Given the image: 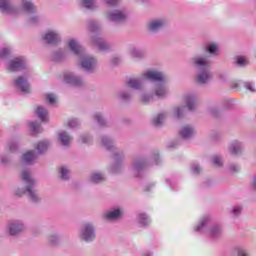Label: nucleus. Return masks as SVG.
<instances>
[{
  "label": "nucleus",
  "mask_w": 256,
  "mask_h": 256,
  "mask_svg": "<svg viewBox=\"0 0 256 256\" xmlns=\"http://www.w3.org/2000/svg\"><path fill=\"white\" fill-rule=\"evenodd\" d=\"M191 63L197 70H199L196 81L201 85L209 83L213 79V73H211V61L207 55H198L191 58Z\"/></svg>",
  "instance_id": "1"
},
{
  "label": "nucleus",
  "mask_w": 256,
  "mask_h": 256,
  "mask_svg": "<svg viewBox=\"0 0 256 256\" xmlns=\"http://www.w3.org/2000/svg\"><path fill=\"white\" fill-rule=\"evenodd\" d=\"M67 47L74 55L80 58V65L85 71H93L97 65V60L95 58L85 54V49H83L77 40L71 38L67 41Z\"/></svg>",
  "instance_id": "2"
},
{
  "label": "nucleus",
  "mask_w": 256,
  "mask_h": 256,
  "mask_svg": "<svg viewBox=\"0 0 256 256\" xmlns=\"http://www.w3.org/2000/svg\"><path fill=\"white\" fill-rule=\"evenodd\" d=\"M143 79H148V81H153L156 83V85L160 83H165L167 81V78L165 77V74L159 70H147L143 73L142 78H130L127 81L128 87L130 89H135L136 91H139L141 87H143Z\"/></svg>",
  "instance_id": "3"
},
{
  "label": "nucleus",
  "mask_w": 256,
  "mask_h": 256,
  "mask_svg": "<svg viewBox=\"0 0 256 256\" xmlns=\"http://www.w3.org/2000/svg\"><path fill=\"white\" fill-rule=\"evenodd\" d=\"M0 11L4 15H17V13H35V5L31 0H21V8L16 9L10 0H0Z\"/></svg>",
  "instance_id": "4"
},
{
  "label": "nucleus",
  "mask_w": 256,
  "mask_h": 256,
  "mask_svg": "<svg viewBox=\"0 0 256 256\" xmlns=\"http://www.w3.org/2000/svg\"><path fill=\"white\" fill-rule=\"evenodd\" d=\"M169 95V88L165 85V82H161L160 84H155L154 90L149 91H140L139 97L141 103L147 104L151 103L155 97H158V99H164Z\"/></svg>",
  "instance_id": "5"
},
{
  "label": "nucleus",
  "mask_w": 256,
  "mask_h": 256,
  "mask_svg": "<svg viewBox=\"0 0 256 256\" xmlns=\"http://www.w3.org/2000/svg\"><path fill=\"white\" fill-rule=\"evenodd\" d=\"M21 177L26 189L22 192L18 190L16 192V195H18V197H21V195L27 193L31 201H39V195L37 194V190H35L36 182L35 179H33V177L31 176V172H29L28 170H24Z\"/></svg>",
  "instance_id": "6"
},
{
  "label": "nucleus",
  "mask_w": 256,
  "mask_h": 256,
  "mask_svg": "<svg viewBox=\"0 0 256 256\" xmlns=\"http://www.w3.org/2000/svg\"><path fill=\"white\" fill-rule=\"evenodd\" d=\"M80 239L82 241L91 242L95 241V227L91 223H86L82 226L80 233H79Z\"/></svg>",
  "instance_id": "7"
},
{
  "label": "nucleus",
  "mask_w": 256,
  "mask_h": 256,
  "mask_svg": "<svg viewBox=\"0 0 256 256\" xmlns=\"http://www.w3.org/2000/svg\"><path fill=\"white\" fill-rule=\"evenodd\" d=\"M106 19L112 23H121L127 19V13L121 10H111L106 13Z\"/></svg>",
  "instance_id": "8"
},
{
  "label": "nucleus",
  "mask_w": 256,
  "mask_h": 256,
  "mask_svg": "<svg viewBox=\"0 0 256 256\" xmlns=\"http://www.w3.org/2000/svg\"><path fill=\"white\" fill-rule=\"evenodd\" d=\"M42 39L48 45H55L61 41V34L57 30H48L42 36Z\"/></svg>",
  "instance_id": "9"
},
{
  "label": "nucleus",
  "mask_w": 256,
  "mask_h": 256,
  "mask_svg": "<svg viewBox=\"0 0 256 256\" xmlns=\"http://www.w3.org/2000/svg\"><path fill=\"white\" fill-rule=\"evenodd\" d=\"M165 25H167V20H165L164 18L151 20L148 23V31L150 33H157L158 31H161V29H163Z\"/></svg>",
  "instance_id": "10"
},
{
  "label": "nucleus",
  "mask_w": 256,
  "mask_h": 256,
  "mask_svg": "<svg viewBox=\"0 0 256 256\" xmlns=\"http://www.w3.org/2000/svg\"><path fill=\"white\" fill-rule=\"evenodd\" d=\"M64 83H69L74 87H81V85H83V79L75 76L73 72H67L64 74Z\"/></svg>",
  "instance_id": "11"
},
{
  "label": "nucleus",
  "mask_w": 256,
  "mask_h": 256,
  "mask_svg": "<svg viewBox=\"0 0 256 256\" xmlns=\"http://www.w3.org/2000/svg\"><path fill=\"white\" fill-rule=\"evenodd\" d=\"M14 86L17 89H20L22 93H31V86L29 85V82L23 77H18L15 79Z\"/></svg>",
  "instance_id": "12"
},
{
  "label": "nucleus",
  "mask_w": 256,
  "mask_h": 256,
  "mask_svg": "<svg viewBox=\"0 0 256 256\" xmlns=\"http://www.w3.org/2000/svg\"><path fill=\"white\" fill-rule=\"evenodd\" d=\"M23 229H25V226L23 225V222H21V221L11 222L7 226V231L12 236L19 235V233H21V231H23Z\"/></svg>",
  "instance_id": "13"
},
{
  "label": "nucleus",
  "mask_w": 256,
  "mask_h": 256,
  "mask_svg": "<svg viewBox=\"0 0 256 256\" xmlns=\"http://www.w3.org/2000/svg\"><path fill=\"white\" fill-rule=\"evenodd\" d=\"M25 67L26 64L23 58H16L8 63V69L10 71H22V69H25Z\"/></svg>",
  "instance_id": "14"
},
{
  "label": "nucleus",
  "mask_w": 256,
  "mask_h": 256,
  "mask_svg": "<svg viewBox=\"0 0 256 256\" xmlns=\"http://www.w3.org/2000/svg\"><path fill=\"white\" fill-rule=\"evenodd\" d=\"M184 103H186L188 111H193L197 105V97L194 94L185 95Z\"/></svg>",
  "instance_id": "15"
},
{
  "label": "nucleus",
  "mask_w": 256,
  "mask_h": 256,
  "mask_svg": "<svg viewBox=\"0 0 256 256\" xmlns=\"http://www.w3.org/2000/svg\"><path fill=\"white\" fill-rule=\"evenodd\" d=\"M121 217H123V210L121 208L111 210L105 214V219L110 220L121 219Z\"/></svg>",
  "instance_id": "16"
},
{
  "label": "nucleus",
  "mask_w": 256,
  "mask_h": 256,
  "mask_svg": "<svg viewBox=\"0 0 256 256\" xmlns=\"http://www.w3.org/2000/svg\"><path fill=\"white\" fill-rule=\"evenodd\" d=\"M193 135H195V130L191 126H184L180 130V137H182V139H190Z\"/></svg>",
  "instance_id": "17"
},
{
  "label": "nucleus",
  "mask_w": 256,
  "mask_h": 256,
  "mask_svg": "<svg viewBox=\"0 0 256 256\" xmlns=\"http://www.w3.org/2000/svg\"><path fill=\"white\" fill-rule=\"evenodd\" d=\"M58 137L63 147H69V145H71V141H73V138H71V136L67 134V132H60L58 134Z\"/></svg>",
  "instance_id": "18"
},
{
  "label": "nucleus",
  "mask_w": 256,
  "mask_h": 256,
  "mask_svg": "<svg viewBox=\"0 0 256 256\" xmlns=\"http://www.w3.org/2000/svg\"><path fill=\"white\" fill-rule=\"evenodd\" d=\"M229 151H230L231 155H239V153H241V151H243V143H241L239 141L232 142L229 147Z\"/></svg>",
  "instance_id": "19"
},
{
  "label": "nucleus",
  "mask_w": 256,
  "mask_h": 256,
  "mask_svg": "<svg viewBox=\"0 0 256 256\" xmlns=\"http://www.w3.org/2000/svg\"><path fill=\"white\" fill-rule=\"evenodd\" d=\"M35 159H37V154H35V152L33 151H28L22 156V161L26 165H31V163H33Z\"/></svg>",
  "instance_id": "20"
},
{
  "label": "nucleus",
  "mask_w": 256,
  "mask_h": 256,
  "mask_svg": "<svg viewBox=\"0 0 256 256\" xmlns=\"http://www.w3.org/2000/svg\"><path fill=\"white\" fill-rule=\"evenodd\" d=\"M205 51L209 53V55H219V44L215 42L208 43L205 47Z\"/></svg>",
  "instance_id": "21"
},
{
  "label": "nucleus",
  "mask_w": 256,
  "mask_h": 256,
  "mask_svg": "<svg viewBox=\"0 0 256 256\" xmlns=\"http://www.w3.org/2000/svg\"><path fill=\"white\" fill-rule=\"evenodd\" d=\"M93 43L100 51H107L109 49V44L103 38H93Z\"/></svg>",
  "instance_id": "22"
},
{
  "label": "nucleus",
  "mask_w": 256,
  "mask_h": 256,
  "mask_svg": "<svg viewBox=\"0 0 256 256\" xmlns=\"http://www.w3.org/2000/svg\"><path fill=\"white\" fill-rule=\"evenodd\" d=\"M37 117L40 118L43 122L47 121L49 119V113L43 106H38L36 111H35Z\"/></svg>",
  "instance_id": "23"
},
{
  "label": "nucleus",
  "mask_w": 256,
  "mask_h": 256,
  "mask_svg": "<svg viewBox=\"0 0 256 256\" xmlns=\"http://www.w3.org/2000/svg\"><path fill=\"white\" fill-rule=\"evenodd\" d=\"M137 222L140 227H147V225H150L151 219H149V216L147 214H139L137 217Z\"/></svg>",
  "instance_id": "24"
},
{
  "label": "nucleus",
  "mask_w": 256,
  "mask_h": 256,
  "mask_svg": "<svg viewBox=\"0 0 256 256\" xmlns=\"http://www.w3.org/2000/svg\"><path fill=\"white\" fill-rule=\"evenodd\" d=\"M49 145H50L49 141H47V140L38 142V144L36 146V151H37L38 155L45 153V151H47V149H49Z\"/></svg>",
  "instance_id": "25"
},
{
  "label": "nucleus",
  "mask_w": 256,
  "mask_h": 256,
  "mask_svg": "<svg viewBox=\"0 0 256 256\" xmlns=\"http://www.w3.org/2000/svg\"><path fill=\"white\" fill-rule=\"evenodd\" d=\"M207 223H209V219L203 218L202 220H200L198 225L195 226L194 231H196L197 233H203L207 229Z\"/></svg>",
  "instance_id": "26"
},
{
  "label": "nucleus",
  "mask_w": 256,
  "mask_h": 256,
  "mask_svg": "<svg viewBox=\"0 0 256 256\" xmlns=\"http://www.w3.org/2000/svg\"><path fill=\"white\" fill-rule=\"evenodd\" d=\"M129 54L132 57V59H143V57L145 56L143 51L137 49L136 47L130 48Z\"/></svg>",
  "instance_id": "27"
},
{
  "label": "nucleus",
  "mask_w": 256,
  "mask_h": 256,
  "mask_svg": "<svg viewBox=\"0 0 256 256\" xmlns=\"http://www.w3.org/2000/svg\"><path fill=\"white\" fill-rule=\"evenodd\" d=\"M95 1L96 0H80V5L85 9H95L97 7Z\"/></svg>",
  "instance_id": "28"
},
{
  "label": "nucleus",
  "mask_w": 256,
  "mask_h": 256,
  "mask_svg": "<svg viewBox=\"0 0 256 256\" xmlns=\"http://www.w3.org/2000/svg\"><path fill=\"white\" fill-rule=\"evenodd\" d=\"M165 121V114H158L153 118L152 123L155 127H159Z\"/></svg>",
  "instance_id": "29"
},
{
  "label": "nucleus",
  "mask_w": 256,
  "mask_h": 256,
  "mask_svg": "<svg viewBox=\"0 0 256 256\" xmlns=\"http://www.w3.org/2000/svg\"><path fill=\"white\" fill-rule=\"evenodd\" d=\"M92 183H101V181H105V176L101 173H94L91 176Z\"/></svg>",
  "instance_id": "30"
},
{
  "label": "nucleus",
  "mask_w": 256,
  "mask_h": 256,
  "mask_svg": "<svg viewBox=\"0 0 256 256\" xmlns=\"http://www.w3.org/2000/svg\"><path fill=\"white\" fill-rule=\"evenodd\" d=\"M219 235H221V226H216L209 230L210 237H219Z\"/></svg>",
  "instance_id": "31"
},
{
  "label": "nucleus",
  "mask_w": 256,
  "mask_h": 256,
  "mask_svg": "<svg viewBox=\"0 0 256 256\" xmlns=\"http://www.w3.org/2000/svg\"><path fill=\"white\" fill-rule=\"evenodd\" d=\"M183 113H185V109L183 107H176L174 109V117L176 119H181V117H183Z\"/></svg>",
  "instance_id": "32"
},
{
  "label": "nucleus",
  "mask_w": 256,
  "mask_h": 256,
  "mask_svg": "<svg viewBox=\"0 0 256 256\" xmlns=\"http://www.w3.org/2000/svg\"><path fill=\"white\" fill-rule=\"evenodd\" d=\"M60 175H61V179H63L64 181H67V179H69V169H67V167H61Z\"/></svg>",
  "instance_id": "33"
},
{
  "label": "nucleus",
  "mask_w": 256,
  "mask_h": 256,
  "mask_svg": "<svg viewBox=\"0 0 256 256\" xmlns=\"http://www.w3.org/2000/svg\"><path fill=\"white\" fill-rule=\"evenodd\" d=\"M46 100L50 105H55L57 103V96L52 93L46 94Z\"/></svg>",
  "instance_id": "34"
},
{
  "label": "nucleus",
  "mask_w": 256,
  "mask_h": 256,
  "mask_svg": "<svg viewBox=\"0 0 256 256\" xmlns=\"http://www.w3.org/2000/svg\"><path fill=\"white\" fill-rule=\"evenodd\" d=\"M102 145L106 147V149H111V147H113V142L111 141V139H109V137H103Z\"/></svg>",
  "instance_id": "35"
},
{
  "label": "nucleus",
  "mask_w": 256,
  "mask_h": 256,
  "mask_svg": "<svg viewBox=\"0 0 256 256\" xmlns=\"http://www.w3.org/2000/svg\"><path fill=\"white\" fill-rule=\"evenodd\" d=\"M236 63L239 67H244V65H247V58L239 56L236 58Z\"/></svg>",
  "instance_id": "36"
},
{
  "label": "nucleus",
  "mask_w": 256,
  "mask_h": 256,
  "mask_svg": "<svg viewBox=\"0 0 256 256\" xmlns=\"http://www.w3.org/2000/svg\"><path fill=\"white\" fill-rule=\"evenodd\" d=\"M212 163L215 165V167H221V165H223V160L221 159V157L215 156L212 159Z\"/></svg>",
  "instance_id": "37"
},
{
  "label": "nucleus",
  "mask_w": 256,
  "mask_h": 256,
  "mask_svg": "<svg viewBox=\"0 0 256 256\" xmlns=\"http://www.w3.org/2000/svg\"><path fill=\"white\" fill-rule=\"evenodd\" d=\"M30 129L32 131V133H39V129H41V126L37 123H30Z\"/></svg>",
  "instance_id": "38"
},
{
  "label": "nucleus",
  "mask_w": 256,
  "mask_h": 256,
  "mask_svg": "<svg viewBox=\"0 0 256 256\" xmlns=\"http://www.w3.org/2000/svg\"><path fill=\"white\" fill-rule=\"evenodd\" d=\"M9 53H11V49L9 48H3L1 51H0V57L1 59H5L7 57V55H9Z\"/></svg>",
  "instance_id": "39"
},
{
  "label": "nucleus",
  "mask_w": 256,
  "mask_h": 256,
  "mask_svg": "<svg viewBox=\"0 0 256 256\" xmlns=\"http://www.w3.org/2000/svg\"><path fill=\"white\" fill-rule=\"evenodd\" d=\"M94 119L95 121H97L99 125H104L105 123V120L103 119V116H101L100 113L95 114Z\"/></svg>",
  "instance_id": "40"
},
{
  "label": "nucleus",
  "mask_w": 256,
  "mask_h": 256,
  "mask_svg": "<svg viewBox=\"0 0 256 256\" xmlns=\"http://www.w3.org/2000/svg\"><path fill=\"white\" fill-rule=\"evenodd\" d=\"M28 22L30 23V25H35L36 23H39V16L31 15Z\"/></svg>",
  "instance_id": "41"
},
{
  "label": "nucleus",
  "mask_w": 256,
  "mask_h": 256,
  "mask_svg": "<svg viewBox=\"0 0 256 256\" xmlns=\"http://www.w3.org/2000/svg\"><path fill=\"white\" fill-rule=\"evenodd\" d=\"M77 125H79V121H77V119H72L68 122V127H70L71 129H75Z\"/></svg>",
  "instance_id": "42"
},
{
  "label": "nucleus",
  "mask_w": 256,
  "mask_h": 256,
  "mask_svg": "<svg viewBox=\"0 0 256 256\" xmlns=\"http://www.w3.org/2000/svg\"><path fill=\"white\" fill-rule=\"evenodd\" d=\"M247 91H250L251 93H254L255 91V85L251 82L246 83L245 85Z\"/></svg>",
  "instance_id": "43"
},
{
  "label": "nucleus",
  "mask_w": 256,
  "mask_h": 256,
  "mask_svg": "<svg viewBox=\"0 0 256 256\" xmlns=\"http://www.w3.org/2000/svg\"><path fill=\"white\" fill-rule=\"evenodd\" d=\"M218 81L220 83H225V81H227V74L225 73H221L218 75Z\"/></svg>",
  "instance_id": "44"
},
{
  "label": "nucleus",
  "mask_w": 256,
  "mask_h": 256,
  "mask_svg": "<svg viewBox=\"0 0 256 256\" xmlns=\"http://www.w3.org/2000/svg\"><path fill=\"white\" fill-rule=\"evenodd\" d=\"M8 150L10 153H15V151L17 150V144L16 143H10L8 145Z\"/></svg>",
  "instance_id": "45"
},
{
  "label": "nucleus",
  "mask_w": 256,
  "mask_h": 256,
  "mask_svg": "<svg viewBox=\"0 0 256 256\" xmlns=\"http://www.w3.org/2000/svg\"><path fill=\"white\" fill-rule=\"evenodd\" d=\"M232 213L234 216H237L241 213V207L240 206H235L233 209H232Z\"/></svg>",
  "instance_id": "46"
},
{
  "label": "nucleus",
  "mask_w": 256,
  "mask_h": 256,
  "mask_svg": "<svg viewBox=\"0 0 256 256\" xmlns=\"http://www.w3.org/2000/svg\"><path fill=\"white\" fill-rule=\"evenodd\" d=\"M104 3H106V5H117V3H119V0H104Z\"/></svg>",
  "instance_id": "47"
},
{
  "label": "nucleus",
  "mask_w": 256,
  "mask_h": 256,
  "mask_svg": "<svg viewBox=\"0 0 256 256\" xmlns=\"http://www.w3.org/2000/svg\"><path fill=\"white\" fill-rule=\"evenodd\" d=\"M97 29H99V25H97V23H91L89 24V30L90 31H97Z\"/></svg>",
  "instance_id": "48"
},
{
  "label": "nucleus",
  "mask_w": 256,
  "mask_h": 256,
  "mask_svg": "<svg viewBox=\"0 0 256 256\" xmlns=\"http://www.w3.org/2000/svg\"><path fill=\"white\" fill-rule=\"evenodd\" d=\"M200 171H201V168L199 167V165L192 166V173H194V175H197V173H199Z\"/></svg>",
  "instance_id": "49"
},
{
  "label": "nucleus",
  "mask_w": 256,
  "mask_h": 256,
  "mask_svg": "<svg viewBox=\"0 0 256 256\" xmlns=\"http://www.w3.org/2000/svg\"><path fill=\"white\" fill-rule=\"evenodd\" d=\"M129 97H130V95L127 92H122L120 94V99H123L124 101H127V99H129Z\"/></svg>",
  "instance_id": "50"
},
{
  "label": "nucleus",
  "mask_w": 256,
  "mask_h": 256,
  "mask_svg": "<svg viewBox=\"0 0 256 256\" xmlns=\"http://www.w3.org/2000/svg\"><path fill=\"white\" fill-rule=\"evenodd\" d=\"M79 141L81 143H89V136H87V135L81 136Z\"/></svg>",
  "instance_id": "51"
},
{
  "label": "nucleus",
  "mask_w": 256,
  "mask_h": 256,
  "mask_svg": "<svg viewBox=\"0 0 256 256\" xmlns=\"http://www.w3.org/2000/svg\"><path fill=\"white\" fill-rule=\"evenodd\" d=\"M142 165H143V162H136L134 164L135 171H139L141 169Z\"/></svg>",
  "instance_id": "52"
},
{
  "label": "nucleus",
  "mask_w": 256,
  "mask_h": 256,
  "mask_svg": "<svg viewBox=\"0 0 256 256\" xmlns=\"http://www.w3.org/2000/svg\"><path fill=\"white\" fill-rule=\"evenodd\" d=\"M57 236H50L49 237V241H50V243H52V245H55V243H57Z\"/></svg>",
  "instance_id": "53"
},
{
  "label": "nucleus",
  "mask_w": 256,
  "mask_h": 256,
  "mask_svg": "<svg viewBox=\"0 0 256 256\" xmlns=\"http://www.w3.org/2000/svg\"><path fill=\"white\" fill-rule=\"evenodd\" d=\"M230 171H239V166H237V165H232V166L230 167Z\"/></svg>",
  "instance_id": "54"
},
{
  "label": "nucleus",
  "mask_w": 256,
  "mask_h": 256,
  "mask_svg": "<svg viewBox=\"0 0 256 256\" xmlns=\"http://www.w3.org/2000/svg\"><path fill=\"white\" fill-rule=\"evenodd\" d=\"M238 255H239V256H247V251H245V250H239Z\"/></svg>",
  "instance_id": "55"
},
{
  "label": "nucleus",
  "mask_w": 256,
  "mask_h": 256,
  "mask_svg": "<svg viewBox=\"0 0 256 256\" xmlns=\"http://www.w3.org/2000/svg\"><path fill=\"white\" fill-rule=\"evenodd\" d=\"M116 169H117V166H113V167H112V173H117V170H116Z\"/></svg>",
  "instance_id": "56"
},
{
  "label": "nucleus",
  "mask_w": 256,
  "mask_h": 256,
  "mask_svg": "<svg viewBox=\"0 0 256 256\" xmlns=\"http://www.w3.org/2000/svg\"><path fill=\"white\" fill-rule=\"evenodd\" d=\"M144 256H153L151 253H146V254H144Z\"/></svg>",
  "instance_id": "57"
},
{
  "label": "nucleus",
  "mask_w": 256,
  "mask_h": 256,
  "mask_svg": "<svg viewBox=\"0 0 256 256\" xmlns=\"http://www.w3.org/2000/svg\"><path fill=\"white\" fill-rule=\"evenodd\" d=\"M2 163H5V160H4V159H2Z\"/></svg>",
  "instance_id": "58"
}]
</instances>
